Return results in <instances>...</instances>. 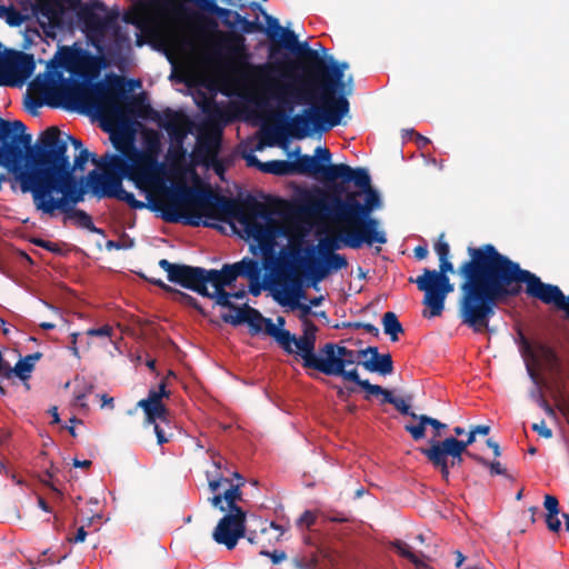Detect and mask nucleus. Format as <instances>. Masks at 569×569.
Here are the masks:
<instances>
[{
  "mask_svg": "<svg viewBox=\"0 0 569 569\" xmlns=\"http://www.w3.org/2000/svg\"><path fill=\"white\" fill-rule=\"evenodd\" d=\"M469 259L463 261L457 273L461 277V296L458 316L461 323L482 333L496 315V307L518 297L526 284V293L546 305L559 308L563 292L556 284L545 283L518 262L500 253L493 244L468 247Z\"/></svg>",
  "mask_w": 569,
  "mask_h": 569,
  "instance_id": "nucleus-1",
  "label": "nucleus"
},
{
  "mask_svg": "<svg viewBox=\"0 0 569 569\" xmlns=\"http://www.w3.org/2000/svg\"><path fill=\"white\" fill-rule=\"evenodd\" d=\"M168 197L171 202L159 207L166 222L182 221L187 226L199 227L209 226L201 220L202 217L220 221L236 219L261 248H270L274 242L277 228L271 211L252 196L233 199L210 189L180 184L168 191Z\"/></svg>",
  "mask_w": 569,
  "mask_h": 569,
  "instance_id": "nucleus-2",
  "label": "nucleus"
},
{
  "mask_svg": "<svg viewBox=\"0 0 569 569\" xmlns=\"http://www.w3.org/2000/svg\"><path fill=\"white\" fill-rule=\"evenodd\" d=\"M293 62H269L253 67L254 76L270 97L292 111L295 103L320 102L328 107L343 96L345 72L338 66L316 64L307 77H296Z\"/></svg>",
  "mask_w": 569,
  "mask_h": 569,
  "instance_id": "nucleus-3",
  "label": "nucleus"
},
{
  "mask_svg": "<svg viewBox=\"0 0 569 569\" xmlns=\"http://www.w3.org/2000/svg\"><path fill=\"white\" fill-rule=\"evenodd\" d=\"M351 191L342 184H332L325 192L319 191L312 207L315 210L326 212L336 223L348 228L346 247L360 249L363 244H385L387 236L380 229V221L371 217L372 212L382 206L379 192L372 188L368 176L367 186L357 187Z\"/></svg>",
  "mask_w": 569,
  "mask_h": 569,
  "instance_id": "nucleus-4",
  "label": "nucleus"
},
{
  "mask_svg": "<svg viewBox=\"0 0 569 569\" xmlns=\"http://www.w3.org/2000/svg\"><path fill=\"white\" fill-rule=\"evenodd\" d=\"M62 63L73 74L83 81L64 80L59 93L66 100L102 114L120 116L127 112V103L133 97L126 94V81L120 76H112L107 83L91 82L99 76L100 59L89 52L64 48Z\"/></svg>",
  "mask_w": 569,
  "mask_h": 569,
  "instance_id": "nucleus-5",
  "label": "nucleus"
},
{
  "mask_svg": "<svg viewBox=\"0 0 569 569\" xmlns=\"http://www.w3.org/2000/svg\"><path fill=\"white\" fill-rule=\"evenodd\" d=\"M22 193H31L33 204L41 199H53L54 193L64 192L86 184V178L78 180L76 172L69 169V156L64 154V144L54 138H48L40 152L31 158V169L24 173Z\"/></svg>",
  "mask_w": 569,
  "mask_h": 569,
  "instance_id": "nucleus-6",
  "label": "nucleus"
},
{
  "mask_svg": "<svg viewBox=\"0 0 569 569\" xmlns=\"http://www.w3.org/2000/svg\"><path fill=\"white\" fill-rule=\"evenodd\" d=\"M126 107L128 113L142 119H151L156 121L160 128H163L173 140L166 154L167 162L171 167H180L183 164L187 154L183 147V139L189 126L188 118L182 112L171 109H167L163 111V114H160L144 101L142 96H134Z\"/></svg>",
  "mask_w": 569,
  "mask_h": 569,
  "instance_id": "nucleus-7",
  "label": "nucleus"
},
{
  "mask_svg": "<svg viewBox=\"0 0 569 569\" xmlns=\"http://www.w3.org/2000/svg\"><path fill=\"white\" fill-rule=\"evenodd\" d=\"M305 243L303 233L292 234L289 238L287 257L305 270L313 284L322 281L330 273L348 267V260L343 254L332 253L317 258L315 244L303 247Z\"/></svg>",
  "mask_w": 569,
  "mask_h": 569,
  "instance_id": "nucleus-8",
  "label": "nucleus"
},
{
  "mask_svg": "<svg viewBox=\"0 0 569 569\" xmlns=\"http://www.w3.org/2000/svg\"><path fill=\"white\" fill-rule=\"evenodd\" d=\"M310 108L305 109L302 114L293 116L284 127L288 136L296 139H303L312 130L327 131L340 124L341 119L349 111V101L347 98H340L333 106L328 107L325 103H308Z\"/></svg>",
  "mask_w": 569,
  "mask_h": 569,
  "instance_id": "nucleus-9",
  "label": "nucleus"
},
{
  "mask_svg": "<svg viewBox=\"0 0 569 569\" xmlns=\"http://www.w3.org/2000/svg\"><path fill=\"white\" fill-rule=\"evenodd\" d=\"M126 178L139 188L151 187L158 181L151 177H141L137 170L109 173L91 170L88 173V186L92 196L98 199L112 198L126 202L131 209L146 208L144 202L137 200L133 193L123 189L122 182Z\"/></svg>",
  "mask_w": 569,
  "mask_h": 569,
  "instance_id": "nucleus-10",
  "label": "nucleus"
},
{
  "mask_svg": "<svg viewBox=\"0 0 569 569\" xmlns=\"http://www.w3.org/2000/svg\"><path fill=\"white\" fill-rule=\"evenodd\" d=\"M233 512L226 513L217 523L212 532L213 540L223 545L228 550L236 548L239 539L247 538L251 545H259L263 535H267L270 530L276 531L274 540L278 541L284 533L282 526L274 521L259 520L260 529H248L247 512L243 509H237Z\"/></svg>",
  "mask_w": 569,
  "mask_h": 569,
  "instance_id": "nucleus-11",
  "label": "nucleus"
},
{
  "mask_svg": "<svg viewBox=\"0 0 569 569\" xmlns=\"http://www.w3.org/2000/svg\"><path fill=\"white\" fill-rule=\"evenodd\" d=\"M320 358L313 367L315 370L326 376L341 377L346 381H351L366 390V383L369 380H362L356 368L347 370L350 365H355L361 357H358V351L348 349L347 347L327 342L319 349Z\"/></svg>",
  "mask_w": 569,
  "mask_h": 569,
  "instance_id": "nucleus-12",
  "label": "nucleus"
},
{
  "mask_svg": "<svg viewBox=\"0 0 569 569\" xmlns=\"http://www.w3.org/2000/svg\"><path fill=\"white\" fill-rule=\"evenodd\" d=\"M315 162V168L310 172H305V176H312L320 178L327 182H335L333 184H342L348 187V183L353 182L356 187L367 186L368 170L365 168H351L346 163H330L331 152L326 147H317L315 156H310Z\"/></svg>",
  "mask_w": 569,
  "mask_h": 569,
  "instance_id": "nucleus-13",
  "label": "nucleus"
},
{
  "mask_svg": "<svg viewBox=\"0 0 569 569\" xmlns=\"http://www.w3.org/2000/svg\"><path fill=\"white\" fill-rule=\"evenodd\" d=\"M236 311V315L224 313L221 319L226 323L232 326H240L247 323L251 335H258L261 331L271 338L283 349L288 350L290 338V331L287 329L278 328L271 319L264 318L261 312L249 305L242 307L231 308Z\"/></svg>",
  "mask_w": 569,
  "mask_h": 569,
  "instance_id": "nucleus-14",
  "label": "nucleus"
},
{
  "mask_svg": "<svg viewBox=\"0 0 569 569\" xmlns=\"http://www.w3.org/2000/svg\"><path fill=\"white\" fill-rule=\"evenodd\" d=\"M111 142L118 153L107 152L96 162L99 172H120L137 169V161L142 153L137 148L132 136L123 132L112 133Z\"/></svg>",
  "mask_w": 569,
  "mask_h": 569,
  "instance_id": "nucleus-15",
  "label": "nucleus"
},
{
  "mask_svg": "<svg viewBox=\"0 0 569 569\" xmlns=\"http://www.w3.org/2000/svg\"><path fill=\"white\" fill-rule=\"evenodd\" d=\"M420 452L439 470L442 479L448 481L450 468L461 466L462 456H467L469 451L462 449V443L456 437H447L443 440L430 439L429 447L420 448Z\"/></svg>",
  "mask_w": 569,
  "mask_h": 569,
  "instance_id": "nucleus-16",
  "label": "nucleus"
},
{
  "mask_svg": "<svg viewBox=\"0 0 569 569\" xmlns=\"http://www.w3.org/2000/svg\"><path fill=\"white\" fill-rule=\"evenodd\" d=\"M409 282L416 283L417 288L425 292L422 303L428 307V310H423L422 316L425 318L440 317L445 309L447 296L455 290L449 276L409 278Z\"/></svg>",
  "mask_w": 569,
  "mask_h": 569,
  "instance_id": "nucleus-17",
  "label": "nucleus"
},
{
  "mask_svg": "<svg viewBox=\"0 0 569 569\" xmlns=\"http://www.w3.org/2000/svg\"><path fill=\"white\" fill-rule=\"evenodd\" d=\"M248 259L244 257L238 262L224 263L220 270L208 269L207 286L210 283L213 291H209L207 298L214 300L218 306L236 308V305L229 301V292L226 288H231L239 277H243Z\"/></svg>",
  "mask_w": 569,
  "mask_h": 569,
  "instance_id": "nucleus-18",
  "label": "nucleus"
},
{
  "mask_svg": "<svg viewBox=\"0 0 569 569\" xmlns=\"http://www.w3.org/2000/svg\"><path fill=\"white\" fill-rule=\"evenodd\" d=\"M159 267L167 272L168 280L189 289L202 297L209 296L207 287L208 269L188 264L172 263L167 259L159 261Z\"/></svg>",
  "mask_w": 569,
  "mask_h": 569,
  "instance_id": "nucleus-19",
  "label": "nucleus"
},
{
  "mask_svg": "<svg viewBox=\"0 0 569 569\" xmlns=\"http://www.w3.org/2000/svg\"><path fill=\"white\" fill-rule=\"evenodd\" d=\"M164 397H169V391L166 390V382L161 381L158 390H149L148 397L137 402V408H141L144 411V425L153 426L157 442L160 446L169 442L171 437V435H167L160 423L157 422L158 420L160 422H167L168 409L162 402V398Z\"/></svg>",
  "mask_w": 569,
  "mask_h": 569,
  "instance_id": "nucleus-20",
  "label": "nucleus"
},
{
  "mask_svg": "<svg viewBox=\"0 0 569 569\" xmlns=\"http://www.w3.org/2000/svg\"><path fill=\"white\" fill-rule=\"evenodd\" d=\"M79 18L88 38L94 44L102 42L108 33H111L114 38L120 37L121 28L118 22L119 12L117 10L101 16L93 8L84 7L80 10Z\"/></svg>",
  "mask_w": 569,
  "mask_h": 569,
  "instance_id": "nucleus-21",
  "label": "nucleus"
},
{
  "mask_svg": "<svg viewBox=\"0 0 569 569\" xmlns=\"http://www.w3.org/2000/svg\"><path fill=\"white\" fill-rule=\"evenodd\" d=\"M54 138L58 143L64 144V154H67L68 146L72 144L74 149L73 161L69 160V169L72 171H82L84 169L86 163L90 160L94 166L96 162L100 160V157H97L96 153L90 152L87 148L83 147L81 140L74 138L69 133L61 132L58 127H49L43 130L37 142L34 152H40L44 146V141L47 139Z\"/></svg>",
  "mask_w": 569,
  "mask_h": 569,
  "instance_id": "nucleus-22",
  "label": "nucleus"
},
{
  "mask_svg": "<svg viewBox=\"0 0 569 569\" xmlns=\"http://www.w3.org/2000/svg\"><path fill=\"white\" fill-rule=\"evenodd\" d=\"M33 154L34 150L27 151L24 154L22 147L16 141H4L0 146V166L11 174L10 183L12 190L18 184L22 192L23 177L31 169V158Z\"/></svg>",
  "mask_w": 569,
  "mask_h": 569,
  "instance_id": "nucleus-23",
  "label": "nucleus"
},
{
  "mask_svg": "<svg viewBox=\"0 0 569 569\" xmlns=\"http://www.w3.org/2000/svg\"><path fill=\"white\" fill-rule=\"evenodd\" d=\"M272 297L282 307L300 310V321L309 319V315L312 313L310 305L300 302V299L306 298V292L301 287L300 280L296 277L286 276L283 279L274 281Z\"/></svg>",
  "mask_w": 569,
  "mask_h": 569,
  "instance_id": "nucleus-24",
  "label": "nucleus"
},
{
  "mask_svg": "<svg viewBox=\"0 0 569 569\" xmlns=\"http://www.w3.org/2000/svg\"><path fill=\"white\" fill-rule=\"evenodd\" d=\"M302 335L297 338L290 333L291 340L289 341L288 350H284L288 355L296 353L302 359V366L307 369H313L320 355L316 353V341L318 327L310 319H303Z\"/></svg>",
  "mask_w": 569,
  "mask_h": 569,
  "instance_id": "nucleus-25",
  "label": "nucleus"
},
{
  "mask_svg": "<svg viewBox=\"0 0 569 569\" xmlns=\"http://www.w3.org/2000/svg\"><path fill=\"white\" fill-rule=\"evenodd\" d=\"M34 69L36 60L31 53L7 49L0 58V71L11 79L10 84L24 83L32 76Z\"/></svg>",
  "mask_w": 569,
  "mask_h": 569,
  "instance_id": "nucleus-26",
  "label": "nucleus"
},
{
  "mask_svg": "<svg viewBox=\"0 0 569 569\" xmlns=\"http://www.w3.org/2000/svg\"><path fill=\"white\" fill-rule=\"evenodd\" d=\"M152 3L138 2L123 13V21L133 24L141 32L153 37L161 38L164 33L163 27L152 16Z\"/></svg>",
  "mask_w": 569,
  "mask_h": 569,
  "instance_id": "nucleus-27",
  "label": "nucleus"
},
{
  "mask_svg": "<svg viewBox=\"0 0 569 569\" xmlns=\"http://www.w3.org/2000/svg\"><path fill=\"white\" fill-rule=\"evenodd\" d=\"M90 191L88 186V176L86 184L80 188L69 190L63 196L53 199H41V203L34 206L38 211L49 217H56L57 212L69 211L76 209V206L84 200V196Z\"/></svg>",
  "mask_w": 569,
  "mask_h": 569,
  "instance_id": "nucleus-28",
  "label": "nucleus"
},
{
  "mask_svg": "<svg viewBox=\"0 0 569 569\" xmlns=\"http://www.w3.org/2000/svg\"><path fill=\"white\" fill-rule=\"evenodd\" d=\"M160 151V139L156 132H152V134L146 139V149L140 150L143 157L137 161L136 170L139 171L141 177H151L158 180V176L162 169V164L158 161Z\"/></svg>",
  "mask_w": 569,
  "mask_h": 569,
  "instance_id": "nucleus-29",
  "label": "nucleus"
},
{
  "mask_svg": "<svg viewBox=\"0 0 569 569\" xmlns=\"http://www.w3.org/2000/svg\"><path fill=\"white\" fill-rule=\"evenodd\" d=\"M251 8L258 9L264 14L266 21L268 23V37L272 41V44L270 46V57L277 52L276 43L281 44L290 51L295 49V47L298 44V37L293 31L287 28H282L279 24L278 19L263 12L261 6L258 2H252Z\"/></svg>",
  "mask_w": 569,
  "mask_h": 569,
  "instance_id": "nucleus-30",
  "label": "nucleus"
},
{
  "mask_svg": "<svg viewBox=\"0 0 569 569\" xmlns=\"http://www.w3.org/2000/svg\"><path fill=\"white\" fill-rule=\"evenodd\" d=\"M315 162L309 154L298 156L296 160H271L262 164V172L276 176L303 174L315 168Z\"/></svg>",
  "mask_w": 569,
  "mask_h": 569,
  "instance_id": "nucleus-31",
  "label": "nucleus"
},
{
  "mask_svg": "<svg viewBox=\"0 0 569 569\" xmlns=\"http://www.w3.org/2000/svg\"><path fill=\"white\" fill-rule=\"evenodd\" d=\"M229 487L221 492H213L214 495L209 498V502L212 507L219 509L222 512H233L237 509H242L237 505L238 501L242 500V490L243 482L232 483L231 481L228 483Z\"/></svg>",
  "mask_w": 569,
  "mask_h": 569,
  "instance_id": "nucleus-32",
  "label": "nucleus"
},
{
  "mask_svg": "<svg viewBox=\"0 0 569 569\" xmlns=\"http://www.w3.org/2000/svg\"><path fill=\"white\" fill-rule=\"evenodd\" d=\"M370 355L371 358L360 362L362 367L370 372H377L381 376L391 375L393 372V361L390 353L381 355L377 347H368L358 350V357H366Z\"/></svg>",
  "mask_w": 569,
  "mask_h": 569,
  "instance_id": "nucleus-33",
  "label": "nucleus"
},
{
  "mask_svg": "<svg viewBox=\"0 0 569 569\" xmlns=\"http://www.w3.org/2000/svg\"><path fill=\"white\" fill-rule=\"evenodd\" d=\"M27 127L20 120L7 121L0 118V140L1 142L8 141L11 138V141H16L22 147V151L24 149L36 150V146L31 148L32 137L29 133H26Z\"/></svg>",
  "mask_w": 569,
  "mask_h": 569,
  "instance_id": "nucleus-34",
  "label": "nucleus"
},
{
  "mask_svg": "<svg viewBox=\"0 0 569 569\" xmlns=\"http://www.w3.org/2000/svg\"><path fill=\"white\" fill-rule=\"evenodd\" d=\"M220 47L227 52L228 57L240 64H247L249 54L246 48V39L237 32L219 33Z\"/></svg>",
  "mask_w": 569,
  "mask_h": 569,
  "instance_id": "nucleus-35",
  "label": "nucleus"
},
{
  "mask_svg": "<svg viewBox=\"0 0 569 569\" xmlns=\"http://www.w3.org/2000/svg\"><path fill=\"white\" fill-rule=\"evenodd\" d=\"M435 251L439 258V270L425 269L421 277L436 278L440 274L448 276L449 272H453V263L450 261V247L445 240V233L438 237L435 243Z\"/></svg>",
  "mask_w": 569,
  "mask_h": 569,
  "instance_id": "nucleus-36",
  "label": "nucleus"
},
{
  "mask_svg": "<svg viewBox=\"0 0 569 569\" xmlns=\"http://www.w3.org/2000/svg\"><path fill=\"white\" fill-rule=\"evenodd\" d=\"M417 420L418 425H406L405 430L410 433L413 440L418 441L426 437V426H431L435 429L432 439L439 440L441 437V430L447 428L446 423H442L438 419L431 418L427 415H419Z\"/></svg>",
  "mask_w": 569,
  "mask_h": 569,
  "instance_id": "nucleus-37",
  "label": "nucleus"
},
{
  "mask_svg": "<svg viewBox=\"0 0 569 569\" xmlns=\"http://www.w3.org/2000/svg\"><path fill=\"white\" fill-rule=\"evenodd\" d=\"M366 391L368 393L373 396L381 395L383 397L382 402L392 405L400 413L417 420L419 415L411 411L410 406L402 398L395 397L391 391L379 385L366 383Z\"/></svg>",
  "mask_w": 569,
  "mask_h": 569,
  "instance_id": "nucleus-38",
  "label": "nucleus"
},
{
  "mask_svg": "<svg viewBox=\"0 0 569 569\" xmlns=\"http://www.w3.org/2000/svg\"><path fill=\"white\" fill-rule=\"evenodd\" d=\"M338 227L337 234L328 236L319 240L316 247V256L323 257L326 254L337 253L336 250L346 247L345 237L349 232L348 228L342 223H336Z\"/></svg>",
  "mask_w": 569,
  "mask_h": 569,
  "instance_id": "nucleus-39",
  "label": "nucleus"
},
{
  "mask_svg": "<svg viewBox=\"0 0 569 569\" xmlns=\"http://www.w3.org/2000/svg\"><path fill=\"white\" fill-rule=\"evenodd\" d=\"M262 269L263 267L261 262L253 258H249L247 261V266L244 267V273L242 278L249 280V292L254 297L259 296L262 290Z\"/></svg>",
  "mask_w": 569,
  "mask_h": 569,
  "instance_id": "nucleus-40",
  "label": "nucleus"
},
{
  "mask_svg": "<svg viewBox=\"0 0 569 569\" xmlns=\"http://www.w3.org/2000/svg\"><path fill=\"white\" fill-rule=\"evenodd\" d=\"M42 357L41 352H34L21 358L14 366L13 371L16 372V377L20 379L26 389H30V385L28 380L31 378V373L34 369L36 362L40 360Z\"/></svg>",
  "mask_w": 569,
  "mask_h": 569,
  "instance_id": "nucleus-41",
  "label": "nucleus"
},
{
  "mask_svg": "<svg viewBox=\"0 0 569 569\" xmlns=\"http://www.w3.org/2000/svg\"><path fill=\"white\" fill-rule=\"evenodd\" d=\"M61 213H63L64 223L67 220H72L78 228L87 229L92 233L103 234V230L94 226L91 216L84 210L76 208L69 211H61Z\"/></svg>",
  "mask_w": 569,
  "mask_h": 569,
  "instance_id": "nucleus-42",
  "label": "nucleus"
},
{
  "mask_svg": "<svg viewBox=\"0 0 569 569\" xmlns=\"http://www.w3.org/2000/svg\"><path fill=\"white\" fill-rule=\"evenodd\" d=\"M184 18L193 24L196 30L202 34L216 33L218 30V22L210 17L198 12H190L182 10Z\"/></svg>",
  "mask_w": 569,
  "mask_h": 569,
  "instance_id": "nucleus-43",
  "label": "nucleus"
},
{
  "mask_svg": "<svg viewBox=\"0 0 569 569\" xmlns=\"http://www.w3.org/2000/svg\"><path fill=\"white\" fill-rule=\"evenodd\" d=\"M291 51L306 59L307 76L310 73V71L315 68L316 64H322V58L319 56L318 51L309 48L307 42L298 41V44Z\"/></svg>",
  "mask_w": 569,
  "mask_h": 569,
  "instance_id": "nucleus-44",
  "label": "nucleus"
},
{
  "mask_svg": "<svg viewBox=\"0 0 569 569\" xmlns=\"http://www.w3.org/2000/svg\"><path fill=\"white\" fill-rule=\"evenodd\" d=\"M382 326L385 333L390 337L392 342L398 341L399 335L403 333V327L398 320L397 315L392 311H388L382 316Z\"/></svg>",
  "mask_w": 569,
  "mask_h": 569,
  "instance_id": "nucleus-45",
  "label": "nucleus"
},
{
  "mask_svg": "<svg viewBox=\"0 0 569 569\" xmlns=\"http://www.w3.org/2000/svg\"><path fill=\"white\" fill-rule=\"evenodd\" d=\"M391 548L396 550L401 557L408 559L415 565L417 569H430L429 566L419 558V556L411 551L408 543L401 540H395L391 542Z\"/></svg>",
  "mask_w": 569,
  "mask_h": 569,
  "instance_id": "nucleus-46",
  "label": "nucleus"
},
{
  "mask_svg": "<svg viewBox=\"0 0 569 569\" xmlns=\"http://www.w3.org/2000/svg\"><path fill=\"white\" fill-rule=\"evenodd\" d=\"M213 466L216 468V471H207L206 476L210 491L217 492L223 483H229L230 479L224 477L223 473L220 472V470L223 468L222 460L220 458L218 460H213Z\"/></svg>",
  "mask_w": 569,
  "mask_h": 569,
  "instance_id": "nucleus-47",
  "label": "nucleus"
},
{
  "mask_svg": "<svg viewBox=\"0 0 569 569\" xmlns=\"http://www.w3.org/2000/svg\"><path fill=\"white\" fill-rule=\"evenodd\" d=\"M209 13L216 14L217 17L222 19V23L228 28H234L237 21V11H232L227 8L219 7L213 0L211 4L206 10Z\"/></svg>",
  "mask_w": 569,
  "mask_h": 569,
  "instance_id": "nucleus-48",
  "label": "nucleus"
},
{
  "mask_svg": "<svg viewBox=\"0 0 569 569\" xmlns=\"http://www.w3.org/2000/svg\"><path fill=\"white\" fill-rule=\"evenodd\" d=\"M538 362L543 360L551 368H558L560 366V359L557 352L546 343H537Z\"/></svg>",
  "mask_w": 569,
  "mask_h": 569,
  "instance_id": "nucleus-49",
  "label": "nucleus"
},
{
  "mask_svg": "<svg viewBox=\"0 0 569 569\" xmlns=\"http://www.w3.org/2000/svg\"><path fill=\"white\" fill-rule=\"evenodd\" d=\"M519 349H520L521 355L523 356V358L531 362V363L527 362V370H528L530 377L533 380H537V372L532 368L533 365H538L537 345L532 346V343L530 342L527 346H520Z\"/></svg>",
  "mask_w": 569,
  "mask_h": 569,
  "instance_id": "nucleus-50",
  "label": "nucleus"
},
{
  "mask_svg": "<svg viewBox=\"0 0 569 569\" xmlns=\"http://www.w3.org/2000/svg\"><path fill=\"white\" fill-rule=\"evenodd\" d=\"M467 457L482 465L483 467H488L491 476H507L506 468H503L499 461L489 462L483 457L473 452H467Z\"/></svg>",
  "mask_w": 569,
  "mask_h": 569,
  "instance_id": "nucleus-51",
  "label": "nucleus"
},
{
  "mask_svg": "<svg viewBox=\"0 0 569 569\" xmlns=\"http://www.w3.org/2000/svg\"><path fill=\"white\" fill-rule=\"evenodd\" d=\"M236 22V26H240L241 28V31L243 33H253V32H267L268 33V29H264L263 26L261 23L258 22V20H248L247 18L242 17L241 14H237V21Z\"/></svg>",
  "mask_w": 569,
  "mask_h": 569,
  "instance_id": "nucleus-52",
  "label": "nucleus"
},
{
  "mask_svg": "<svg viewBox=\"0 0 569 569\" xmlns=\"http://www.w3.org/2000/svg\"><path fill=\"white\" fill-rule=\"evenodd\" d=\"M173 293H176L178 296V300L186 305V306H190L192 308H194L196 310H198L200 313L204 315V311L203 309L201 308V306L199 305V302L197 301L196 298H193L192 296L186 293V292H182L178 289H174Z\"/></svg>",
  "mask_w": 569,
  "mask_h": 569,
  "instance_id": "nucleus-53",
  "label": "nucleus"
},
{
  "mask_svg": "<svg viewBox=\"0 0 569 569\" xmlns=\"http://www.w3.org/2000/svg\"><path fill=\"white\" fill-rule=\"evenodd\" d=\"M543 507L547 510V515H549V518L551 516H558L559 515V501L555 496L546 495Z\"/></svg>",
  "mask_w": 569,
  "mask_h": 569,
  "instance_id": "nucleus-54",
  "label": "nucleus"
},
{
  "mask_svg": "<svg viewBox=\"0 0 569 569\" xmlns=\"http://www.w3.org/2000/svg\"><path fill=\"white\" fill-rule=\"evenodd\" d=\"M93 390V386L92 385H87L84 383L83 387L81 389H76L74 390V400H76V403L79 405L80 407L82 408H87V403L84 402V399L88 395H90Z\"/></svg>",
  "mask_w": 569,
  "mask_h": 569,
  "instance_id": "nucleus-55",
  "label": "nucleus"
},
{
  "mask_svg": "<svg viewBox=\"0 0 569 569\" xmlns=\"http://www.w3.org/2000/svg\"><path fill=\"white\" fill-rule=\"evenodd\" d=\"M16 377V372L13 371V367L3 358L2 352L0 351V379L10 380Z\"/></svg>",
  "mask_w": 569,
  "mask_h": 569,
  "instance_id": "nucleus-56",
  "label": "nucleus"
},
{
  "mask_svg": "<svg viewBox=\"0 0 569 569\" xmlns=\"http://www.w3.org/2000/svg\"><path fill=\"white\" fill-rule=\"evenodd\" d=\"M112 327L109 325H104L100 328H91L87 330L88 336H97V337H103V338H110L112 335Z\"/></svg>",
  "mask_w": 569,
  "mask_h": 569,
  "instance_id": "nucleus-57",
  "label": "nucleus"
},
{
  "mask_svg": "<svg viewBox=\"0 0 569 569\" xmlns=\"http://www.w3.org/2000/svg\"><path fill=\"white\" fill-rule=\"evenodd\" d=\"M316 522V515L310 510H306L297 521L299 527L310 528Z\"/></svg>",
  "mask_w": 569,
  "mask_h": 569,
  "instance_id": "nucleus-58",
  "label": "nucleus"
},
{
  "mask_svg": "<svg viewBox=\"0 0 569 569\" xmlns=\"http://www.w3.org/2000/svg\"><path fill=\"white\" fill-rule=\"evenodd\" d=\"M7 23L11 27H18L22 23V16L14 8L10 7L9 12L7 13Z\"/></svg>",
  "mask_w": 569,
  "mask_h": 569,
  "instance_id": "nucleus-59",
  "label": "nucleus"
},
{
  "mask_svg": "<svg viewBox=\"0 0 569 569\" xmlns=\"http://www.w3.org/2000/svg\"><path fill=\"white\" fill-rule=\"evenodd\" d=\"M532 430L538 432L542 438L549 439L552 437V430L547 427L545 420H541L539 423H533Z\"/></svg>",
  "mask_w": 569,
  "mask_h": 569,
  "instance_id": "nucleus-60",
  "label": "nucleus"
},
{
  "mask_svg": "<svg viewBox=\"0 0 569 569\" xmlns=\"http://www.w3.org/2000/svg\"><path fill=\"white\" fill-rule=\"evenodd\" d=\"M260 555L269 557L273 563H279L287 558L286 552L281 551V550H274V551L270 552L268 550L262 549L260 551Z\"/></svg>",
  "mask_w": 569,
  "mask_h": 569,
  "instance_id": "nucleus-61",
  "label": "nucleus"
},
{
  "mask_svg": "<svg viewBox=\"0 0 569 569\" xmlns=\"http://www.w3.org/2000/svg\"><path fill=\"white\" fill-rule=\"evenodd\" d=\"M48 84V73H40L32 80L31 86L38 90H44Z\"/></svg>",
  "mask_w": 569,
  "mask_h": 569,
  "instance_id": "nucleus-62",
  "label": "nucleus"
},
{
  "mask_svg": "<svg viewBox=\"0 0 569 569\" xmlns=\"http://www.w3.org/2000/svg\"><path fill=\"white\" fill-rule=\"evenodd\" d=\"M326 518L331 522L343 523L349 521V517L345 512H328Z\"/></svg>",
  "mask_w": 569,
  "mask_h": 569,
  "instance_id": "nucleus-63",
  "label": "nucleus"
},
{
  "mask_svg": "<svg viewBox=\"0 0 569 569\" xmlns=\"http://www.w3.org/2000/svg\"><path fill=\"white\" fill-rule=\"evenodd\" d=\"M546 523H547L548 529L552 532H558L561 528V522L558 519V516H551V518H549V515H547Z\"/></svg>",
  "mask_w": 569,
  "mask_h": 569,
  "instance_id": "nucleus-64",
  "label": "nucleus"
}]
</instances>
